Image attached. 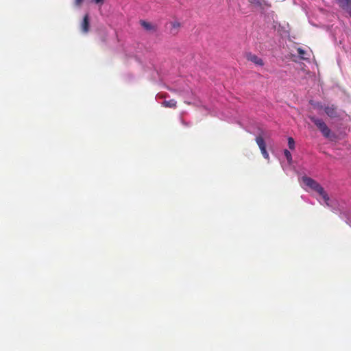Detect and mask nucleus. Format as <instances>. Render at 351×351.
Masks as SVG:
<instances>
[{
	"label": "nucleus",
	"mask_w": 351,
	"mask_h": 351,
	"mask_svg": "<svg viewBox=\"0 0 351 351\" xmlns=\"http://www.w3.org/2000/svg\"><path fill=\"white\" fill-rule=\"evenodd\" d=\"M172 25H173V27H176L177 28V27H180V23H173Z\"/></svg>",
	"instance_id": "15"
},
{
	"label": "nucleus",
	"mask_w": 351,
	"mask_h": 351,
	"mask_svg": "<svg viewBox=\"0 0 351 351\" xmlns=\"http://www.w3.org/2000/svg\"><path fill=\"white\" fill-rule=\"evenodd\" d=\"M324 110L325 113L330 118H337L339 117V111L337 107L334 104H329L324 107Z\"/></svg>",
	"instance_id": "3"
},
{
	"label": "nucleus",
	"mask_w": 351,
	"mask_h": 351,
	"mask_svg": "<svg viewBox=\"0 0 351 351\" xmlns=\"http://www.w3.org/2000/svg\"><path fill=\"white\" fill-rule=\"evenodd\" d=\"M140 23L141 26L146 30L151 31L156 29L155 27L152 23L145 21H141Z\"/></svg>",
	"instance_id": "9"
},
{
	"label": "nucleus",
	"mask_w": 351,
	"mask_h": 351,
	"mask_svg": "<svg viewBox=\"0 0 351 351\" xmlns=\"http://www.w3.org/2000/svg\"><path fill=\"white\" fill-rule=\"evenodd\" d=\"M288 146L291 150L295 149V141L292 137L288 138Z\"/></svg>",
	"instance_id": "11"
},
{
	"label": "nucleus",
	"mask_w": 351,
	"mask_h": 351,
	"mask_svg": "<svg viewBox=\"0 0 351 351\" xmlns=\"http://www.w3.org/2000/svg\"><path fill=\"white\" fill-rule=\"evenodd\" d=\"M302 182L304 184L308 186L312 190L316 191L319 194V195L322 196L323 198V200L324 203L329 206H330V198L326 193V192L324 191V188L315 180L312 179L311 178L307 177V176H303L302 178Z\"/></svg>",
	"instance_id": "1"
},
{
	"label": "nucleus",
	"mask_w": 351,
	"mask_h": 351,
	"mask_svg": "<svg viewBox=\"0 0 351 351\" xmlns=\"http://www.w3.org/2000/svg\"><path fill=\"white\" fill-rule=\"evenodd\" d=\"M309 119L314 123L320 132L327 127L326 123L319 118L315 117V116H309Z\"/></svg>",
	"instance_id": "6"
},
{
	"label": "nucleus",
	"mask_w": 351,
	"mask_h": 351,
	"mask_svg": "<svg viewBox=\"0 0 351 351\" xmlns=\"http://www.w3.org/2000/svg\"><path fill=\"white\" fill-rule=\"evenodd\" d=\"M80 29L82 33L87 34L90 30V19L88 14H85L80 23Z\"/></svg>",
	"instance_id": "5"
},
{
	"label": "nucleus",
	"mask_w": 351,
	"mask_h": 351,
	"mask_svg": "<svg viewBox=\"0 0 351 351\" xmlns=\"http://www.w3.org/2000/svg\"><path fill=\"white\" fill-rule=\"evenodd\" d=\"M262 133L263 132H261L258 136H256V142L258 146L259 147L263 157L265 159H268L269 158V154L267 152L266 145H265V141H264V139L263 138Z\"/></svg>",
	"instance_id": "2"
},
{
	"label": "nucleus",
	"mask_w": 351,
	"mask_h": 351,
	"mask_svg": "<svg viewBox=\"0 0 351 351\" xmlns=\"http://www.w3.org/2000/svg\"><path fill=\"white\" fill-rule=\"evenodd\" d=\"M84 0H75V5L77 7H80Z\"/></svg>",
	"instance_id": "14"
},
{
	"label": "nucleus",
	"mask_w": 351,
	"mask_h": 351,
	"mask_svg": "<svg viewBox=\"0 0 351 351\" xmlns=\"http://www.w3.org/2000/svg\"><path fill=\"white\" fill-rule=\"evenodd\" d=\"M162 104V106L165 108H176L177 107V101L173 99L168 101H164Z\"/></svg>",
	"instance_id": "8"
},
{
	"label": "nucleus",
	"mask_w": 351,
	"mask_h": 351,
	"mask_svg": "<svg viewBox=\"0 0 351 351\" xmlns=\"http://www.w3.org/2000/svg\"><path fill=\"white\" fill-rule=\"evenodd\" d=\"M245 58L248 61L253 62L256 65L260 66H263L264 65V61L263 59L251 52L246 53Z\"/></svg>",
	"instance_id": "4"
},
{
	"label": "nucleus",
	"mask_w": 351,
	"mask_h": 351,
	"mask_svg": "<svg viewBox=\"0 0 351 351\" xmlns=\"http://www.w3.org/2000/svg\"><path fill=\"white\" fill-rule=\"evenodd\" d=\"M322 135L330 140H333L335 138V134L332 133L330 129L327 126L322 131H321Z\"/></svg>",
	"instance_id": "7"
},
{
	"label": "nucleus",
	"mask_w": 351,
	"mask_h": 351,
	"mask_svg": "<svg viewBox=\"0 0 351 351\" xmlns=\"http://www.w3.org/2000/svg\"><path fill=\"white\" fill-rule=\"evenodd\" d=\"M297 51H298V54L300 56V57H301L302 58H303V59H306V58L304 56V54L306 53V51H305V50H304V49H302V48H300H300H298V50H297Z\"/></svg>",
	"instance_id": "12"
},
{
	"label": "nucleus",
	"mask_w": 351,
	"mask_h": 351,
	"mask_svg": "<svg viewBox=\"0 0 351 351\" xmlns=\"http://www.w3.org/2000/svg\"><path fill=\"white\" fill-rule=\"evenodd\" d=\"M284 154H285V156L286 157L288 162L289 164H291L292 162V156H291V152L287 149H285Z\"/></svg>",
	"instance_id": "10"
},
{
	"label": "nucleus",
	"mask_w": 351,
	"mask_h": 351,
	"mask_svg": "<svg viewBox=\"0 0 351 351\" xmlns=\"http://www.w3.org/2000/svg\"><path fill=\"white\" fill-rule=\"evenodd\" d=\"M92 1L95 4L99 5V7H101L104 3V0H92Z\"/></svg>",
	"instance_id": "13"
}]
</instances>
